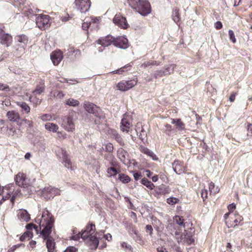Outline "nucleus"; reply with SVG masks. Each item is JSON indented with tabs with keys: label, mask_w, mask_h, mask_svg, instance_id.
Masks as SVG:
<instances>
[{
	"label": "nucleus",
	"mask_w": 252,
	"mask_h": 252,
	"mask_svg": "<svg viewBox=\"0 0 252 252\" xmlns=\"http://www.w3.org/2000/svg\"><path fill=\"white\" fill-rule=\"evenodd\" d=\"M107 173V176L111 177L115 176L118 174V172L114 167H110L108 168Z\"/></svg>",
	"instance_id": "obj_41"
},
{
	"label": "nucleus",
	"mask_w": 252,
	"mask_h": 252,
	"mask_svg": "<svg viewBox=\"0 0 252 252\" xmlns=\"http://www.w3.org/2000/svg\"><path fill=\"white\" fill-rule=\"evenodd\" d=\"M36 242L34 240H31L30 241L28 247L29 248V249H33L36 247Z\"/></svg>",
	"instance_id": "obj_62"
},
{
	"label": "nucleus",
	"mask_w": 252,
	"mask_h": 252,
	"mask_svg": "<svg viewBox=\"0 0 252 252\" xmlns=\"http://www.w3.org/2000/svg\"><path fill=\"white\" fill-rule=\"evenodd\" d=\"M54 115L52 114H44L39 117V118L43 121H50L52 120H56L54 117Z\"/></svg>",
	"instance_id": "obj_39"
},
{
	"label": "nucleus",
	"mask_w": 252,
	"mask_h": 252,
	"mask_svg": "<svg viewBox=\"0 0 252 252\" xmlns=\"http://www.w3.org/2000/svg\"><path fill=\"white\" fill-rule=\"evenodd\" d=\"M20 192V191L19 189L15 190V187L13 184H9L5 186L2 189V191H1L2 198L0 201V204L9 199L11 202L14 204L16 197L18 196Z\"/></svg>",
	"instance_id": "obj_3"
},
{
	"label": "nucleus",
	"mask_w": 252,
	"mask_h": 252,
	"mask_svg": "<svg viewBox=\"0 0 252 252\" xmlns=\"http://www.w3.org/2000/svg\"><path fill=\"white\" fill-rule=\"evenodd\" d=\"M30 100L31 102H32L36 104H39L41 103V100L37 98L35 96H31L30 97Z\"/></svg>",
	"instance_id": "obj_57"
},
{
	"label": "nucleus",
	"mask_w": 252,
	"mask_h": 252,
	"mask_svg": "<svg viewBox=\"0 0 252 252\" xmlns=\"http://www.w3.org/2000/svg\"><path fill=\"white\" fill-rule=\"evenodd\" d=\"M59 156L62 158L63 163L64 164L65 167L67 168L72 169V162L71 161L69 155L66 150L61 148L60 152L59 153Z\"/></svg>",
	"instance_id": "obj_13"
},
{
	"label": "nucleus",
	"mask_w": 252,
	"mask_h": 252,
	"mask_svg": "<svg viewBox=\"0 0 252 252\" xmlns=\"http://www.w3.org/2000/svg\"><path fill=\"white\" fill-rule=\"evenodd\" d=\"M194 242V239L193 238L192 236L191 235H189L188 233H187L185 244L188 246H189L192 244H193Z\"/></svg>",
	"instance_id": "obj_47"
},
{
	"label": "nucleus",
	"mask_w": 252,
	"mask_h": 252,
	"mask_svg": "<svg viewBox=\"0 0 252 252\" xmlns=\"http://www.w3.org/2000/svg\"><path fill=\"white\" fill-rule=\"evenodd\" d=\"M172 18L173 20L180 26V14L179 13V10L178 8L176 7L173 9Z\"/></svg>",
	"instance_id": "obj_28"
},
{
	"label": "nucleus",
	"mask_w": 252,
	"mask_h": 252,
	"mask_svg": "<svg viewBox=\"0 0 252 252\" xmlns=\"http://www.w3.org/2000/svg\"><path fill=\"white\" fill-rule=\"evenodd\" d=\"M121 124V130L127 132L132 126V120L128 116L125 115L122 119Z\"/></svg>",
	"instance_id": "obj_15"
},
{
	"label": "nucleus",
	"mask_w": 252,
	"mask_h": 252,
	"mask_svg": "<svg viewBox=\"0 0 252 252\" xmlns=\"http://www.w3.org/2000/svg\"><path fill=\"white\" fill-rule=\"evenodd\" d=\"M35 22L40 30H45L51 26V17L48 15L40 14L36 17Z\"/></svg>",
	"instance_id": "obj_5"
},
{
	"label": "nucleus",
	"mask_w": 252,
	"mask_h": 252,
	"mask_svg": "<svg viewBox=\"0 0 252 252\" xmlns=\"http://www.w3.org/2000/svg\"><path fill=\"white\" fill-rule=\"evenodd\" d=\"M17 105L20 107L26 114H29L30 112V107L25 102H17Z\"/></svg>",
	"instance_id": "obj_36"
},
{
	"label": "nucleus",
	"mask_w": 252,
	"mask_h": 252,
	"mask_svg": "<svg viewBox=\"0 0 252 252\" xmlns=\"http://www.w3.org/2000/svg\"><path fill=\"white\" fill-rule=\"evenodd\" d=\"M137 82V78L133 79L128 81L123 80L117 84V88L118 90L125 92L132 88L136 85Z\"/></svg>",
	"instance_id": "obj_8"
},
{
	"label": "nucleus",
	"mask_w": 252,
	"mask_h": 252,
	"mask_svg": "<svg viewBox=\"0 0 252 252\" xmlns=\"http://www.w3.org/2000/svg\"><path fill=\"white\" fill-rule=\"evenodd\" d=\"M95 231V226L94 224L90 221L86 225L83 233H85V235H87V238H88L90 236H93L92 234H93Z\"/></svg>",
	"instance_id": "obj_24"
},
{
	"label": "nucleus",
	"mask_w": 252,
	"mask_h": 252,
	"mask_svg": "<svg viewBox=\"0 0 252 252\" xmlns=\"http://www.w3.org/2000/svg\"><path fill=\"white\" fill-rule=\"evenodd\" d=\"M155 65H157V62L151 60L144 62L141 64V67L145 68L149 66Z\"/></svg>",
	"instance_id": "obj_45"
},
{
	"label": "nucleus",
	"mask_w": 252,
	"mask_h": 252,
	"mask_svg": "<svg viewBox=\"0 0 252 252\" xmlns=\"http://www.w3.org/2000/svg\"><path fill=\"white\" fill-rule=\"evenodd\" d=\"M179 199L176 197H169L167 199V203L170 205H174L178 203Z\"/></svg>",
	"instance_id": "obj_51"
},
{
	"label": "nucleus",
	"mask_w": 252,
	"mask_h": 252,
	"mask_svg": "<svg viewBox=\"0 0 252 252\" xmlns=\"http://www.w3.org/2000/svg\"><path fill=\"white\" fill-rule=\"evenodd\" d=\"M50 57L54 65H58L63 59V54L60 50H55L51 54Z\"/></svg>",
	"instance_id": "obj_17"
},
{
	"label": "nucleus",
	"mask_w": 252,
	"mask_h": 252,
	"mask_svg": "<svg viewBox=\"0 0 252 252\" xmlns=\"http://www.w3.org/2000/svg\"><path fill=\"white\" fill-rule=\"evenodd\" d=\"M90 244L89 246L90 249L92 250H95L99 244V240L98 238L95 236H91L89 238Z\"/></svg>",
	"instance_id": "obj_27"
},
{
	"label": "nucleus",
	"mask_w": 252,
	"mask_h": 252,
	"mask_svg": "<svg viewBox=\"0 0 252 252\" xmlns=\"http://www.w3.org/2000/svg\"><path fill=\"white\" fill-rule=\"evenodd\" d=\"M69 53L71 55L74 56L76 58H79L81 55L80 50L74 47L70 48Z\"/></svg>",
	"instance_id": "obj_42"
},
{
	"label": "nucleus",
	"mask_w": 252,
	"mask_h": 252,
	"mask_svg": "<svg viewBox=\"0 0 252 252\" xmlns=\"http://www.w3.org/2000/svg\"><path fill=\"white\" fill-rule=\"evenodd\" d=\"M83 107L85 110L88 113L92 114L95 117H100L101 109L99 107L93 103L86 101L84 102Z\"/></svg>",
	"instance_id": "obj_9"
},
{
	"label": "nucleus",
	"mask_w": 252,
	"mask_h": 252,
	"mask_svg": "<svg viewBox=\"0 0 252 252\" xmlns=\"http://www.w3.org/2000/svg\"><path fill=\"white\" fill-rule=\"evenodd\" d=\"M9 86L6 84L0 83V91L8 92L10 91Z\"/></svg>",
	"instance_id": "obj_49"
},
{
	"label": "nucleus",
	"mask_w": 252,
	"mask_h": 252,
	"mask_svg": "<svg viewBox=\"0 0 252 252\" xmlns=\"http://www.w3.org/2000/svg\"><path fill=\"white\" fill-rule=\"evenodd\" d=\"M118 179L124 184H127L131 181L129 176L123 173L119 174Z\"/></svg>",
	"instance_id": "obj_37"
},
{
	"label": "nucleus",
	"mask_w": 252,
	"mask_h": 252,
	"mask_svg": "<svg viewBox=\"0 0 252 252\" xmlns=\"http://www.w3.org/2000/svg\"><path fill=\"white\" fill-rule=\"evenodd\" d=\"M141 183L150 189H153L155 185L147 179L144 178L141 180Z\"/></svg>",
	"instance_id": "obj_38"
},
{
	"label": "nucleus",
	"mask_w": 252,
	"mask_h": 252,
	"mask_svg": "<svg viewBox=\"0 0 252 252\" xmlns=\"http://www.w3.org/2000/svg\"><path fill=\"white\" fill-rule=\"evenodd\" d=\"M173 221L175 222L176 224H178L180 226L183 227L184 228H189V224L192 226V224L191 222L189 223L188 222H185V220L184 219L183 217L176 215L174 216L173 218Z\"/></svg>",
	"instance_id": "obj_22"
},
{
	"label": "nucleus",
	"mask_w": 252,
	"mask_h": 252,
	"mask_svg": "<svg viewBox=\"0 0 252 252\" xmlns=\"http://www.w3.org/2000/svg\"><path fill=\"white\" fill-rule=\"evenodd\" d=\"M113 135L115 137V140L120 144V145H124V142L121 136L117 132V131H114L113 133Z\"/></svg>",
	"instance_id": "obj_48"
},
{
	"label": "nucleus",
	"mask_w": 252,
	"mask_h": 252,
	"mask_svg": "<svg viewBox=\"0 0 252 252\" xmlns=\"http://www.w3.org/2000/svg\"><path fill=\"white\" fill-rule=\"evenodd\" d=\"M122 247L124 249L126 252H132L133 249L130 245L126 242H123L121 244Z\"/></svg>",
	"instance_id": "obj_44"
},
{
	"label": "nucleus",
	"mask_w": 252,
	"mask_h": 252,
	"mask_svg": "<svg viewBox=\"0 0 252 252\" xmlns=\"http://www.w3.org/2000/svg\"><path fill=\"white\" fill-rule=\"evenodd\" d=\"M209 189L210 194L216 195L220 191L218 187H216L215 184L211 182L209 185Z\"/></svg>",
	"instance_id": "obj_34"
},
{
	"label": "nucleus",
	"mask_w": 252,
	"mask_h": 252,
	"mask_svg": "<svg viewBox=\"0 0 252 252\" xmlns=\"http://www.w3.org/2000/svg\"><path fill=\"white\" fill-rule=\"evenodd\" d=\"M26 228V231L22 235L19 237V240L21 242H25L30 240L33 237L32 230L34 229L36 232L38 231V227L37 225L33 223L28 224Z\"/></svg>",
	"instance_id": "obj_6"
},
{
	"label": "nucleus",
	"mask_w": 252,
	"mask_h": 252,
	"mask_svg": "<svg viewBox=\"0 0 252 252\" xmlns=\"http://www.w3.org/2000/svg\"><path fill=\"white\" fill-rule=\"evenodd\" d=\"M228 34L229 36L230 40L233 43H235L236 42V39L235 38L234 32L231 30H229L228 31Z\"/></svg>",
	"instance_id": "obj_53"
},
{
	"label": "nucleus",
	"mask_w": 252,
	"mask_h": 252,
	"mask_svg": "<svg viewBox=\"0 0 252 252\" xmlns=\"http://www.w3.org/2000/svg\"><path fill=\"white\" fill-rule=\"evenodd\" d=\"M141 151L142 153L151 157L152 159L154 160H158V159L157 156L152 151L150 150L147 148L142 147L141 148Z\"/></svg>",
	"instance_id": "obj_32"
},
{
	"label": "nucleus",
	"mask_w": 252,
	"mask_h": 252,
	"mask_svg": "<svg viewBox=\"0 0 252 252\" xmlns=\"http://www.w3.org/2000/svg\"><path fill=\"white\" fill-rule=\"evenodd\" d=\"M44 91V87H41V86H37L36 89L33 92V93L34 94H40L42 92H43Z\"/></svg>",
	"instance_id": "obj_56"
},
{
	"label": "nucleus",
	"mask_w": 252,
	"mask_h": 252,
	"mask_svg": "<svg viewBox=\"0 0 252 252\" xmlns=\"http://www.w3.org/2000/svg\"><path fill=\"white\" fill-rule=\"evenodd\" d=\"M117 157L123 163L126 164L128 160V155L126 150L121 148L117 151Z\"/></svg>",
	"instance_id": "obj_23"
},
{
	"label": "nucleus",
	"mask_w": 252,
	"mask_h": 252,
	"mask_svg": "<svg viewBox=\"0 0 252 252\" xmlns=\"http://www.w3.org/2000/svg\"><path fill=\"white\" fill-rule=\"evenodd\" d=\"M243 218L239 214L235 213L231 215L230 218L225 221V222L228 227H235L239 225H242Z\"/></svg>",
	"instance_id": "obj_7"
},
{
	"label": "nucleus",
	"mask_w": 252,
	"mask_h": 252,
	"mask_svg": "<svg viewBox=\"0 0 252 252\" xmlns=\"http://www.w3.org/2000/svg\"><path fill=\"white\" fill-rule=\"evenodd\" d=\"M18 218L25 221H28L30 220V215L26 210H21L18 213Z\"/></svg>",
	"instance_id": "obj_31"
},
{
	"label": "nucleus",
	"mask_w": 252,
	"mask_h": 252,
	"mask_svg": "<svg viewBox=\"0 0 252 252\" xmlns=\"http://www.w3.org/2000/svg\"><path fill=\"white\" fill-rule=\"evenodd\" d=\"M114 150V146L111 143H108L105 145V151L107 152L112 153Z\"/></svg>",
	"instance_id": "obj_50"
},
{
	"label": "nucleus",
	"mask_w": 252,
	"mask_h": 252,
	"mask_svg": "<svg viewBox=\"0 0 252 252\" xmlns=\"http://www.w3.org/2000/svg\"><path fill=\"white\" fill-rule=\"evenodd\" d=\"M215 27L216 30H220L222 28V24L221 22L217 21L215 23Z\"/></svg>",
	"instance_id": "obj_64"
},
{
	"label": "nucleus",
	"mask_w": 252,
	"mask_h": 252,
	"mask_svg": "<svg viewBox=\"0 0 252 252\" xmlns=\"http://www.w3.org/2000/svg\"><path fill=\"white\" fill-rule=\"evenodd\" d=\"M131 65L129 64H127L123 67H121L120 68L112 72L113 74H122L124 72L127 71L129 70L131 68Z\"/></svg>",
	"instance_id": "obj_35"
},
{
	"label": "nucleus",
	"mask_w": 252,
	"mask_h": 252,
	"mask_svg": "<svg viewBox=\"0 0 252 252\" xmlns=\"http://www.w3.org/2000/svg\"><path fill=\"white\" fill-rule=\"evenodd\" d=\"M113 22L119 27L124 29H126L128 27L126 18L123 16L121 13H117L115 15L113 19Z\"/></svg>",
	"instance_id": "obj_12"
},
{
	"label": "nucleus",
	"mask_w": 252,
	"mask_h": 252,
	"mask_svg": "<svg viewBox=\"0 0 252 252\" xmlns=\"http://www.w3.org/2000/svg\"><path fill=\"white\" fill-rule=\"evenodd\" d=\"M57 133L58 134L59 139H65L66 138V134L63 131H59L58 130Z\"/></svg>",
	"instance_id": "obj_58"
},
{
	"label": "nucleus",
	"mask_w": 252,
	"mask_h": 252,
	"mask_svg": "<svg viewBox=\"0 0 252 252\" xmlns=\"http://www.w3.org/2000/svg\"><path fill=\"white\" fill-rule=\"evenodd\" d=\"M201 196L203 199V201L204 204H207V202L206 201V199L208 198V191L206 189H203L201 192Z\"/></svg>",
	"instance_id": "obj_46"
},
{
	"label": "nucleus",
	"mask_w": 252,
	"mask_h": 252,
	"mask_svg": "<svg viewBox=\"0 0 252 252\" xmlns=\"http://www.w3.org/2000/svg\"><path fill=\"white\" fill-rule=\"evenodd\" d=\"M169 71L170 67H167L164 70H157L154 73L153 75L154 78L157 79L159 77H161L163 76L166 75L167 74H170V72H169Z\"/></svg>",
	"instance_id": "obj_30"
},
{
	"label": "nucleus",
	"mask_w": 252,
	"mask_h": 252,
	"mask_svg": "<svg viewBox=\"0 0 252 252\" xmlns=\"http://www.w3.org/2000/svg\"><path fill=\"white\" fill-rule=\"evenodd\" d=\"M114 37L111 35L101 37L96 40V42L98 44L101 45L102 46L106 47L111 44L114 45Z\"/></svg>",
	"instance_id": "obj_18"
},
{
	"label": "nucleus",
	"mask_w": 252,
	"mask_h": 252,
	"mask_svg": "<svg viewBox=\"0 0 252 252\" xmlns=\"http://www.w3.org/2000/svg\"><path fill=\"white\" fill-rule=\"evenodd\" d=\"M45 128L47 130L54 133H57L59 129V127L57 124L50 122L47 123L45 125Z\"/></svg>",
	"instance_id": "obj_29"
},
{
	"label": "nucleus",
	"mask_w": 252,
	"mask_h": 252,
	"mask_svg": "<svg viewBox=\"0 0 252 252\" xmlns=\"http://www.w3.org/2000/svg\"><path fill=\"white\" fill-rule=\"evenodd\" d=\"M90 25H91V21H86V22H84L82 24V27L84 30L87 31L89 27L90 26Z\"/></svg>",
	"instance_id": "obj_59"
},
{
	"label": "nucleus",
	"mask_w": 252,
	"mask_h": 252,
	"mask_svg": "<svg viewBox=\"0 0 252 252\" xmlns=\"http://www.w3.org/2000/svg\"><path fill=\"white\" fill-rule=\"evenodd\" d=\"M54 217L47 209L43 212L39 222L40 235L44 241H45L46 246L48 252H56V246L55 240L50 236L52 231L54 229Z\"/></svg>",
	"instance_id": "obj_1"
},
{
	"label": "nucleus",
	"mask_w": 252,
	"mask_h": 252,
	"mask_svg": "<svg viewBox=\"0 0 252 252\" xmlns=\"http://www.w3.org/2000/svg\"><path fill=\"white\" fill-rule=\"evenodd\" d=\"M82 238L83 240L87 239V235H85V233L82 232V233H77L76 231L74 230L73 231V235L71 236V239L75 241H78Z\"/></svg>",
	"instance_id": "obj_33"
},
{
	"label": "nucleus",
	"mask_w": 252,
	"mask_h": 252,
	"mask_svg": "<svg viewBox=\"0 0 252 252\" xmlns=\"http://www.w3.org/2000/svg\"><path fill=\"white\" fill-rule=\"evenodd\" d=\"M187 233V230H185L184 233H182L181 234H179L177 232H175V238L178 243H182L185 244Z\"/></svg>",
	"instance_id": "obj_26"
},
{
	"label": "nucleus",
	"mask_w": 252,
	"mask_h": 252,
	"mask_svg": "<svg viewBox=\"0 0 252 252\" xmlns=\"http://www.w3.org/2000/svg\"><path fill=\"white\" fill-rule=\"evenodd\" d=\"M20 123H22V124L23 123H25L29 128H31L33 126V122L26 119H22Z\"/></svg>",
	"instance_id": "obj_54"
},
{
	"label": "nucleus",
	"mask_w": 252,
	"mask_h": 252,
	"mask_svg": "<svg viewBox=\"0 0 252 252\" xmlns=\"http://www.w3.org/2000/svg\"><path fill=\"white\" fill-rule=\"evenodd\" d=\"M13 41L12 36L5 33H0V43L5 45L6 47H8L11 45Z\"/></svg>",
	"instance_id": "obj_20"
},
{
	"label": "nucleus",
	"mask_w": 252,
	"mask_h": 252,
	"mask_svg": "<svg viewBox=\"0 0 252 252\" xmlns=\"http://www.w3.org/2000/svg\"><path fill=\"white\" fill-rule=\"evenodd\" d=\"M146 232L148 233L149 234V235L150 236H152V234H153V227L151 225H147L146 226Z\"/></svg>",
	"instance_id": "obj_60"
},
{
	"label": "nucleus",
	"mask_w": 252,
	"mask_h": 252,
	"mask_svg": "<svg viewBox=\"0 0 252 252\" xmlns=\"http://www.w3.org/2000/svg\"><path fill=\"white\" fill-rule=\"evenodd\" d=\"M8 120L12 122H15L19 126H22V123L20 122V114L14 110L8 111L6 115Z\"/></svg>",
	"instance_id": "obj_14"
},
{
	"label": "nucleus",
	"mask_w": 252,
	"mask_h": 252,
	"mask_svg": "<svg viewBox=\"0 0 252 252\" xmlns=\"http://www.w3.org/2000/svg\"><path fill=\"white\" fill-rule=\"evenodd\" d=\"M91 4V0H75L74 2L75 8L81 13L89 11Z\"/></svg>",
	"instance_id": "obj_10"
},
{
	"label": "nucleus",
	"mask_w": 252,
	"mask_h": 252,
	"mask_svg": "<svg viewBox=\"0 0 252 252\" xmlns=\"http://www.w3.org/2000/svg\"><path fill=\"white\" fill-rule=\"evenodd\" d=\"M131 7L141 15L145 16L151 12L150 3L143 0H128Z\"/></svg>",
	"instance_id": "obj_2"
},
{
	"label": "nucleus",
	"mask_w": 252,
	"mask_h": 252,
	"mask_svg": "<svg viewBox=\"0 0 252 252\" xmlns=\"http://www.w3.org/2000/svg\"><path fill=\"white\" fill-rule=\"evenodd\" d=\"M174 171L178 174H181L185 171V167L183 162L177 160L172 164Z\"/></svg>",
	"instance_id": "obj_21"
},
{
	"label": "nucleus",
	"mask_w": 252,
	"mask_h": 252,
	"mask_svg": "<svg viewBox=\"0 0 252 252\" xmlns=\"http://www.w3.org/2000/svg\"><path fill=\"white\" fill-rule=\"evenodd\" d=\"M114 45L121 48L126 49L128 47V40L124 36L114 37Z\"/></svg>",
	"instance_id": "obj_16"
},
{
	"label": "nucleus",
	"mask_w": 252,
	"mask_h": 252,
	"mask_svg": "<svg viewBox=\"0 0 252 252\" xmlns=\"http://www.w3.org/2000/svg\"><path fill=\"white\" fill-rule=\"evenodd\" d=\"M171 123L174 124L177 129L180 131L185 129V124L181 119H171Z\"/></svg>",
	"instance_id": "obj_25"
},
{
	"label": "nucleus",
	"mask_w": 252,
	"mask_h": 252,
	"mask_svg": "<svg viewBox=\"0 0 252 252\" xmlns=\"http://www.w3.org/2000/svg\"><path fill=\"white\" fill-rule=\"evenodd\" d=\"M15 40L18 42V45L24 50L29 41L27 35L24 34L17 35L15 37Z\"/></svg>",
	"instance_id": "obj_19"
},
{
	"label": "nucleus",
	"mask_w": 252,
	"mask_h": 252,
	"mask_svg": "<svg viewBox=\"0 0 252 252\" xmlns=\"http://www.w3.org/2000/svg\"><path fill=\"white\" fill-rule=\"evenodd\" d=\"M141 177V173L139 172H135L133 174V177L136 181L138 180Z\"/></svg>",
	"instance_id": "obj_63"
},
{
	"label": "nucleus",
	"mask_w": 252,
	"mask_h": 252,
	"mask_svg": "<svg viewBox=\"0 0 252 252\" xmlns=\"http://www.w3.org/2000/svg\"><path fill=\"white\" fill-rule=\"evenodd\" d=\"M65 104L70 106L76 107L79 105L80 102L76 99L69 98L65 101Z\"/></svg>",
	"instance_id": "obj_40"
},
{
	"label": "nucleus",
	"mask_w": 252,
	"mask_h": 252,
	"mask_svg": "<svg viewBox=\"0 0 252 252\" xmlns=\"http://www.w3.org/2000/svg\"><path fill=\"white\" fill-rule=\"evenodd\" d=\"M164 128L162 129V131L167 135L170 136L171 132L173 130L172 126L168 124H165L164 125Z\"/></svg>",
	"instance_id": "obj_43"
},
{
	"label": "nucleus",
	"mask_w": 252,
	"mask_h": 252,
	"mask_svg": "<svg viewBox=\"0 0 252 252\" xmlns=\"http://www.w3.org/2000/svg\"><path fill=\"white\" fill-rule=\"evenodd\" d=\"M238 94V92H232L229 96V100L231 102H234L235 100L236 95Z\"/></svg>",
	"instance_id": "obj_61"
},
{
	"label": "nucleus",
	"mask_w": 252,
	"mask_h": 252,
	"mask_svg": "<svg viewBox=\"0 0 252 252\" xmlns=\"http://www.w3.org/2000/svg\"><path fill=\"white\" fill-rule=\"evenodd\" d=\"M78 249L74 246H69L63 252H77Z\"/></svg>",
	"instance_id": "obj_55"
},
{
	"label": "nucleus",
	"mask_w": 252,
	"mask_h": 252,
	"mask_svg": "<svg viewBox=\"0 0 252 252\" xmlns=\"http://www.w3.org/2000/svg\"><path fill=\"white\" fill-rule=\"evenodd\" d=\"M53 191H55V190L54 189V188H51V187H48V188H45L44 189V190L43 191V195H45L46 194H47V193H51L52 194L50 195V197H53V194H52V192Z\"/></svg>",
	"instance_id": "obj_52"
},
{
	"label": "nucleus",
	"mask_w": 252,
	"mask_h": 252,
	"mask_svg": "<svg viewBox=\"0 0 252 252\" xmlns=\"http://www.w3.org/2000/svg\"><path fill=\"white\" fill-rule=\"evenodd\" d=\"M62 127L68 132H73L75 126L73 120V117L70 115L65 116L63 119Z\"/></svg>",
	"instance_id": "obj_11"
},
{
	"label": "nucleus",
	"mask_w": 252,
	"mask_h": 252,
	"mask_svg": "<svg viewBox=\"0 0 252 252\" xmlns=\"http://www.w3.org/2000/svg\"><path fill=\"white\" fill-rule=\"evenodd\" d=\"M14 180L17 185L23 188V190L27 189L28 193H31L32 190H29V188L31 186L26 174L23 172H19L15 175Z\"/></svg>",
	"instance_id": "obj_4"
}]
</instances>
